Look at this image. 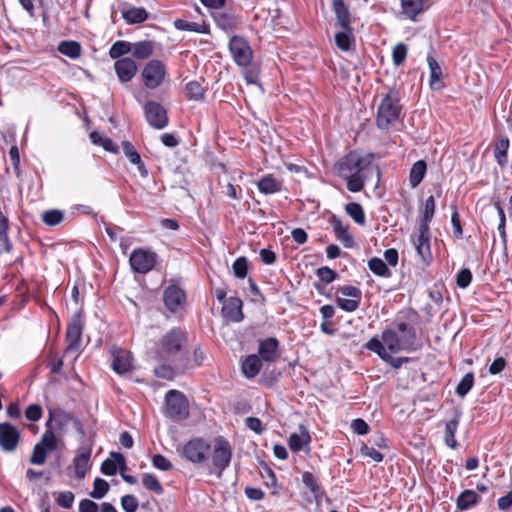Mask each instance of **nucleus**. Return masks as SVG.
<instances>
[{"label": "nucleus", "instance_id": "nucleus-19", "mask_svg": "<svg viewBox=\"0 0 512 512\" xmlns=\"http://www.w3.org/2000/svg\"><path fill=\"white\" fill-rule=\"evenodd\" d=\"M366 348L376 353L383 361L389 363L394 368H400L404 362H407V358H393L392 354L385 351V347L382 346L380 339L373 337L366 343Z\"/></svg>", "mask_w": 512, "mask_h": 512}, {"label": "nucleus", "instance_id": "nucleus-1", "mask_svg": "<svg viewBox=\"0 0 512 512\" xmlns=\"http://www.w3.org/2000/svg\"><path fill=\"white\" fill-rule=\"evenodd\" d=\"M371 161V155H362L357 151H352L338 160L335 165L336 173L346 180L350 192L357 193L364 188Z\"/></svg>", "mask_w": 512, "mask_h": 512}, {"label": "nucleus", "instance_id": "nucleus-15", "mask_svg": "<svg viewBox=\"0 0 512 512\" xmlns=\"http://www.w3.org/2000/svg\"><path fill=\"white\" fill-rule=\"evenodd\" d=\"M83 323L79 315H74L66 332V352H77L81 345Z\"/></svg>", "mask_w": 512, "mask_h": 512}, {"label": "nucleus", "instance_id": "nucleus-12", "mask_svg": "<svg viewBox=\"0 0 512 512\" xmlns=\"http://www.w3.org/2000/svg\"><path fill=\"white\" fill-rule=\"evenodd\" d=\"M229 50L239 66L246 67L252 60V51L245 39L239 36H233L229 41Z\"/></svg>", "mask_w": 512, "mask_h": 512}, {"label": "nucleus", "instance_id": "nucleus-10", "mask_svg": "<svg viewBox=\"0 0 512 512\" xmlns=\"http://www.w3.org/2000/svg\"><path fill=\"white\" fill-rule=\"evenodd\" d=\"M156 258L154 252L139 248L132 251L129 263L133 271L145 274L154 268Z\"/></svg>", "mask_w": 512, "mask_h": 512}, {"label": "nucleus", "instance_id": "nucleus-27", "mask_svg": "<svg viewBox=\"0 0 512 512\" xmlns=\"http://www.w3.org/2000/svg\"><path fill=\"white\" fill-rule=\"evenodd\" d=\"M262 368V359L256 355H248L242 362V372L247 378H254Z\"/></svg>", "mask_w": 512, "mask_h": 512}, {"label": "nucleus", "instance_id": "nucleus-2", "mask_svg": "<svg viewBox=\"0 0 512 512\" xmlns=\"http://www.w3.org/2000/svg\"><path fill=\"white\" fill-rule=\"evenodd\" d=\"M435 212V199L429 196L424 203L422 218L419 223L417 232L411 235V241L417 251V254L425 264L432 261V253L430 248V228L429 224Z\"/></svg>", "mask_w": 512, "mask_h": 512}, {"label": "nucleus", "instance_id": "nucleus-34", "mask_svg": "<svg viewBox=\"0 0 512 512\" xmlns=\"http://www.w3.org/2000/svg\"><path fill=\"white\" fill-rule=\"evenodd\" d=\"M132 46L133 49L131 53L137 59H147L152 55L154 50V44L149 40L132 43Z\"/></svg>", "mask_w": 512, "mask_h": 512}, {"label": "nucleus", "instance_id": "nucleus-31", "mask_svg": "<svg viewBox=\"0 0 512 512\" xmlns=\"http://www.w3.org/2000/svg\"><path fill=\"white\" fill-rule=\"evenodd\" d=\"M122 148H123V152H124L125 156L129 159V161L132 164L138 165V170H139L140 174L142 176H146L147 170L145 169V167L141 161V157H140L139 153L136 151V149L134 148V146L130 142L124 141L122 143Z\"/></svg>", "mask_w": 512, "mask_h": 512}, {"label": "nucleus", "instance_id": "nucleus-16", "mask_svg": "<svg viewBox=\"0 0 512 512\" xmlns=\"http://www.w3.org/2000/svg\"><path fill=\"white\" fill-rule=\"evenodd\" d=\"M19 439L20 433L15 426L9 423L0 424V447L3 451H14L18 446Z\"/></svg>", "mask_w": 512, "mask_h": 512}, {"label": "nucleus", "instance_id": "nucleus-55", "mask_svg": "<svg viewBox=\"0 0 512 512\" xmlns=\"http://www.w3.org/2000/svg\"><path fill=\"white\" fill-rule=\"evenodd\" d=\"M47 452L49 451L37 443L33 448L30 462L34 465H42L46 461Z\"/></svg>", "mask_w": 512, "mask_h": 512}, {"label": "nucleus", "instance_id": "nucleus-13", "mask_svg": "<svg viewBox=\"0 0 512 512\" xmlns=\"http://www.w3.org/2000/svg\"><path fill=\"white\" fill-rule=\"evenodd\" d=\"M163 301L169 311L177 313L181 311L186 304V294L180 286L170 284L163 292Z\"/></svg>", "mask_w": 512, "mask_h": 512}, {"label": "nucleus", "instance_id": "nucleus-21", "mask_svg": "<svg viewBox=\"0 0 512 512\" xmlns=\"http://www.w3.org/2000/svg\"><path fill=\"white\" fill-rule=\"evenodd\" d=\"M259 357L265 362H274L279 356V342L274 337H268L259 342Z\"/></svg>", "mask_w": 512, "mask_h": 512}, {"label": "nucleus", "instance_id": "nucleus-20", "mask_svg": "<svg viewBox=\"0 0 512 512\" xmlns=\"http://www.w3.org/2000/svg\"><path fill=\"white\" fill-rule=\"evenodd\" d=\"M73 418L69 413L62 410H49V417L46 421V428L52 429L56 434L61 435L65 426L68 425Z\"/></svg>", "mask_w": 512, "mask_h": 512}, {"label": "nucleus", "instance_id": "nucleus-52", "mask_svg": "<svg viewBox=\"0 0 512 512\" xmlns=\"http://www.w3.org/2000/svg\"><path fill=\"white\" fill-rule=\"evenodd\" d=\"M109 491V484L102 478H96L93 483V490L90 492V496L94 499L103 498Z\"/></svg>", "mask_w": 512, "mask_h": 512}, {"label": "nucleus", "instance_id": "nucleus-43", "mask_svg": "<svg viewBox=\"0 0 512 512\" xmlns=\"http://www.w3.org/2000/svg\"><path fill=\"white\" fill-rule=\"evenodd\" d=\"M91 142L95 145L102 146L106 151L116 153L117 146L115 143L108 137L93 131L90 133Z\"/></svg>", "mask_w": 512, "mask_h": 512}, {"label": "nucleus", "instance_id": "nucleus-23", "mask_svg": "<svg viewBox=\"0 0 512 512\" xmlns=\"http://www.w3.org/2000/svg\"><path fill=\"white\" fill-rule=\"evenodd\" d=\"M331 225L336 238L342 242L346 248H352L354 246V238L349 232V227L335 216L332 217Z\"/></svg>", "mask_w": 512, "mask_h": 512}, {"label": "nucleus", "instance_id": "nucleus-39", "mask_svg": "<svg viewBox=\"0 0 512 512\" xmlns=\"http://www.w3.org/2000/svg\"><path fill=\"white\" fill-rule=\"evenodd\" d=\"M57 49L71 59H77L81 55V45L76 41H61Z\"/></svg>", "mask_w": 512, "mask_h": 512}, {"label": "nucleus", "instance_id": "nucleus-61", "mask_svg": "<svg viewBox=\"0 0 512 512\" xmlns=\"http://www.w3.org/2000/svg\"><path fill=\"white\" fill-rule=\"evenodd\" d=\"M152 464L161 471H169L173 467L172 463L161 454H156L152 457Z\"/></svg>", "mask_w": 512, "mask_h": 512}, {"label": "nucleus", "instance_id": "nucleus-54", "mask_svg": "<svg viewBox=\"0 0 512 512\" xmlns=\"http://www.w3.org/2000/svg\"><path fill=\"white\" fill-rule=\"evenodd\" d=\"M407 51V46L403 43H398L394 46L392 51V59L396 66H400L404 63L407 57Z\"/></svg>", "mask_w": 512, "mask_h": 512}, {"label": "nucleus", "instance_id": "nucleus-22", "mask_svg": "<svg viewBox=\"0 0 512 512\" xmlns=\"http://www.w3.org/2000/svg\"><path fill=\"white\" fill-rule=\"evenodd\" d=\"M242 305L243 303L238 297L226 299L222 308L223 315L232 322L242 321L244 318Z\"/></svg>", "mask_w": 512, "mask_h": 512}, {"label": "nucleus", "instance_id": "nucleus-46", "mask_svg": "<svg viewBox=\"0 0 512 512\" xmlns=\"http://www.w3.org/2000/svg\"><path fill=\"white\" fill-rule=\"evenodd\" d=\"M459 421L457 418H454L448 421L445 425V443L447 446L451 448L457 447V442L455 440V433L458 428Z\"/></svg>", "mask_w": 512, "mask_h": 512}, {"label": "nucleus", "instance_id": "nucleus-14", "mask_svg": "<svg viewBox=\"0 0 512 512\" xmlns=\"http://www.w3.org/2000/svg\"><path fill=\"white\" fill-rule=\"evenodd\" d=\"M92 446L93 443L90 441L81 443L73 459L75 475L79 479H83L90 468L89 461L92 454Z\"/></svg>", "mask_w": 512, "mask_h": 512}, {"label": "nucleus", "instance_id": "nucleus-33", "mask_svg": "<svg viewBox=\"0 0 512 512\" xmlns=\"http://www.w3.org/2000/svg\"><path fill=\"white\" fill-rule=\"evenodd\" d=\"M335 44L342 51H349L354 44V35L352 28L342 29L335 34Z\"/></svg>", "mask_w": 512, "mask_h": 512}, {"label": "nucleus", "instance_id": "nucleus-62", "mask_svg": "<svg viewBox=\"0 0 512 512\" xmlns=\"http://www.w3.org/2000/svg\"><path fill=\"white\" fill-rule=\"evenodd\" d=\"M316 274L320 280L327 284L336 279V272L326 266L318 268Z\"/></svg>", "mask_w": 512, "mask_h": 512}, {"label": "nucleus", "instance_id": "nucleus-51", "mask_svg": "<svg viewBox=\"0 0 512 512\" xmlns=\"http://www.w3.org/2000/svg\"><path fill=\"white\" fill-rule=\"evenodd\" d=\"M474 384V375L471 372L466 373L456 387V393L460 397L468 394Z\"/></svg>", "mask_w": 512, "mask_h": 512}, {"label": "nucleus", "instance_id": "nucleus-47", "mask_svg": "<svg viewBox=\"0 0 512 512\" xmlns=\"http://www.w3.org/2000/svg\"><path fill=\"white\" fill-rule=\"evenodd\" d=\"M302 482L305 487L315 496L318 497L321 493V486L318 483L317 478L309 471H305L302 474Z\"/></svg>", "mask_w": 512, "mask_h": 512}, {"label": "nucleus", "instance_id": "nucleus-32", "mask_svg": "<svg viewBox=\"0 0 512 512\" xmlns=\"http://www.w3.org/2000/svg\"><path fill=\"white\" fill-rule=\"evenodd\" d=\"M215 22L222 30L231 32L236 28L238 19L232 13L220 12L215 15Z\"/></svg>", "mask_w": 512, "mask_h": 512}, {"label": "nucleus", "instance_id": "nucleus-57", "mask_svg": "<svg viewBox=\"0 0 512 512\" xmlns=\"http://www.w3.org/2000/svg\"><path fill=\"white\" fill-rule=\"evenodd\" d=\"M154 374L158 378L172 380L175 377V369L168 364H161L154 368Z\"/></svg>", "mask_w": 512, "mask_h": 512}, {"label": "nucleus", "instance_id": "nucleus-42", "mask_svg": "<svg viewBox=\"0 0 512 512\" xmlns=\"http://www.w3.org/2000/svg\"><path fill=\"white\" fill-rule=\"evenodd\" d=\"M368 267L377 276L389 278L392 275L386 263L378 257L371 258L368 262Z\"/></svg>", "mask_w": 512, "mask_h": 512}, {"label": "nucleus", "instance_id": "nucleus-28", "mask_svg": "<svg viewBox=\"0 0 512 512\" xmlns=\"http://www.w3.org/2000/svg\"><path fill=\"white\" fill-rule=\"evenodd\" d=\"M174 27L180 31H189L200 34L209 33V26L205 23L191 22L183 19H176L174 21Z\"/></svg>", "mask_w": 512, "mask_h": 512}, {"label": "nucleus", "instance_id": "nucleus-11", "mask_svg": "<svg viewBox=\"0 0 512 512\" xmlns=\"http://www.w3.org/2000/svg\"><path fill=\"white\" fill-rule=\"evenodd\" d=\"M143 109L145 118L151 127L161 130L167 126V111L160 103L148 101L145 103Z\"/></svg>", "mask_w": 512, "mask_h": 512}, {"label": "nucleus", "instance_id": "nucleus-45", "mask_svg": "<svg viewBox=\"0 0 512 512\" xmlns=\"http://www.w3.org/2000/svg\"><path fill=\"white\" fill-rule=\"evenodd\" d=\"M184 93L189 100L199 101L204 98V89L197 81L188 82Z\"/></svg>", "mask_w": 512, "mask_h": 512}, {"label": "nucleus", "instance_id": "nucleus-6", "mask_svg": "<svg viewBox=\"0 0 512 512\" xmlns=\"http://www.w3.org/2000/svg\"><path fill=\"white\" fill-rule=\"evenodd\" d=\"M232 454V447L225 438L218 436L214 439L211 460L218 478H221L223 472L229 467Z\"/></svg>", "mask_w": 512, "mask_h": 512}, {"label": "nucleus", "instance_id": "nucleus-40", "mask_svg": "<svg viewBox=\"0 0 512 512\" xmlns=\"http://www.w3.org/2000/svg\"><path fill=\"white\" fill-rule=\"evenodd\" d=\"M479 501V496L473 490L463 491L457 498V507L460 510H468Z\"/></svg>", "mask_w": 512, "mask_h": 512}, {"label": "nucleus", "instance_id": "nucleus-59", "mask_svg": "<svg viewBox=\"0 0 512 512\" xmlns=\"http://www.w3.org/2000/svg\"><path fill=\"white\" fill-rule=\"evenodd\" d=\"M138 505V500L134 495L127 494L121 498V506L125 512H136Z\"/></svg>", "mask_w": 512, "mask_h": 512}, {"label": "nucleus", "instance_id": "nucleus-50", "mask_svg": "<svg viewBox=\"0 0 512 512\" xmlns=\"http://www.w3.org/2000/svg\"><path fill=\"white\" fill-rule=\"evenodd\" d=\"M142 484L146 489L153 491L158 495H161L164 492V489L159 480L153 474H144L142 477Z\"/></svg>", "mask_w": 512, "mask_h": 512}, {"label": "nucleus", "instance_id": "nucleus-53", "mask_svg": "<svg viewBox=\"0 0 512 512\" xmlns=\"http://www.w3.org/2000/svg\"><path fill=\"white\" fill-rule=\"evenodd\" d=\"M63 218V212L57 209L48 210L42 214V220L48 226L58 225L59 223L62 222Z\"/></svg>", "mask_w": 512, "mask_h": 512}, {"label": "nucleus", "instance_id": "nucleus-44", "mask_svg": "<svg viewBox=\"0 0 512 512\" xmlns=\"http://www.w3.org/2000/svg\"><path fill=\"white\" fill-rule=\"evenodd\" d=\"M346 213L359 225L365 224V213L357 202H350L345 206Z\"/></svg>", "mask_w": 512, "mask_h": 512}, {"label": "nucleus", "instance_id": "nucleus-18", "mask_svg": "<svg viewBox=\"0 0 512 512\" xmlns=\"http://www.w3.org/2000/svg\"><path fill=\"white\" fill-rule=\"evenodd\" d=\"M114 70L121 83H128L137 74L138 66L132 58L124 57L115 61Z\"/></svg>", "mask_w": 512, "mask_h": 512}, {"label": "nucleus", "instance_id": "nucleus-24", "mask_svg": "<svg viewBox=\"0 0 512 512\" xmlns=\"http://www.w3.org/2000/svg\"><path fill=\"white\" fill-rule=\"evenodd\" d=\"M311 441L308 430L303 426H299V433H293L288 439L289 447L292 451H301Z\"/></svg>", "mask_w": 512, "mask_h": 512}, {"label": "nucleus", "instance_id": "nucleus-37", "mask_svg": "<svg viewBox=\"0 0 512 512\" xmlns=\"http://www.w3.org/2000/svg\"><path fill=\"white\" fill-rule=\"evenodd\" d=\"M8 218L0 210V248L2 252L9 253L12 250V243L8 237Z\"/></svg>", "mask_w": 512, "mask_h": 512}, {"label": "nucleus", "instance_id": "nucleus-7", "mask_svg": "<svg viewBox=\"0 0 512 512\" xmlns=\"http://www.w3.org/2000/svg\"><path fill=\"white\" fill-rule=\"evenodd\" d=\"M141 77L147 89H157L162 86L168 78L166 65L158 59L150 60L144 65Z\"/></svg>", "mask_w": 512, "mask_h": 512}, {"label": "nucleus", "instance_id": "nucleus-41", "mask_svg": "<svg viewBox=\"0 0 512 512\" xmlns=\"http://www.w3.org/2000/svg\"><path fill=\"white\" fill-rule=\"evenodd\" d=\"M133 49L132 43L128 41L119 40L116 41L109 50V56L116 61L124 58V55L131 53Z\"/></svg>", "mask_w": 512, "mask_h": 512}, {"label": "nucleus", "instance_id": "nucleus-8", "mask_svg": "<svg viewBox=\"0 0 512 512\" xmlns=\"http://www.w3.org/2000/svg\"><path fill=\"white\" fill-rule=\"evenodd\" d=\"M166 410L165 414L167 417L181 421L189 415V404L185 395L178 390H170L165 396Z\"/></svg>", "mask_w": 512, "mask_h": 512}, {"label": "nucleus", "instance_id": "nucleus-29", "mask_svg": "<svg viewBox=\"0 0 512 512\" xmlns=\"http://www.w3.org/2000/svg\"><path fill=\"white\" fill-rule=\"evenodd\" d=\"M122 17L129 24H140L146 21L148 13L142 7H131L122 12Z\"/></svg>", "mask_w": 512, "mask_h": 512}, {"label": "nucleus", "instance_id": "nucleus-60", "mask_svg": "<svg viewBox=\"0 0 512 512\" xmlns=\"http://www.w3.org/2000/svg\"><path fill=\"white\" fill-rule=\"evenodd\" d=\"M472 280V273L469 269H461L456 276V283L460 288H467Z\"/></svg>", "mask_w": 512, "mask_h": 512}, {"label": "nucleus", "instance_id": "nucleus-9", "mask_svg": "<svg viewBox=\"0 0 512 512\" xmlns=\"http://www.w3.org/2000/svg\"><path fill=\"white\" fill-rule=\"evenodd\" d=\"M211 446L202 438H193L182 447V456L191 463L199 464L208 459Z\"/></svg>", "mask_w": 512, "mask_h": 512}, {"label": "nucleus", "instance_id": "nucleus-48", "mask_svg": "<svg viewBox=\"0 0 512 512\" xmlns=\"http://www.w3.org/2000/svg\"><path fill=\"white\" fill-rule=\"evenodd\" d=\"M38 444L44 447L49 452L55 450L58 445L56 433L53 432L52 429L46 428Z\"/></svg>", "mask_w": 512, "mask_h": 512}, {"label": "nucleus", "instance_id": "nucleus-30", "mask_svg": "<svg viewBox=\"0 0 512 512\" xmlns=\"http://www.w3.org/2000/svg\"><path fill=\"white\" fill-rule=\"evenodd\" d=\"M509 144L507 137H501L494 144V157L501 167L507 164Z\"/></svg>", "mask_w": 512, "mask_h": 512}, {"label": "nucleus", "instance_id": "nucleus-56", "mask_svg": "<svg viewBox=\"0 0 512 512\" xmlns=\"http://www.w3.org/2000/svg\"><path fill=\"white\" fill-rule=\"evenodd\" d=\"M336 302L344 311L353 312L359 307L360 300L338 296Z\"/></svg>", "mask_w": 512, "mask_h": 512}, {"label": "nucleus", "instance_id": "nucleus-63", "mask_svg": "<svg viewBox=\"0 0 512 512\" xmlns=\"http://www.w3.org/2000/svg\"><path fill=\"white\" fill-rule=\"evenodd\" d=\"M101 472L106 476H113L117 473V468L114 462V458L111 456L104 460L101 464Z\"/></svg>", "mask_w": 512, "mask_h": 512}, {"label": "nucleus", "instance_id": "nucleus-26", "mask_svg": "<svg viewBox=\"0 0 512 512\" xmlns=\"http://www.w3.org/2000/svg\"><path fill=\"white\" fill-rule=\"evenodd\" d=\"M333 11L336 15L337 23L342 29L351 28L350 12L343 0H333Z\"/></svg>", "mask_w": 512, "mask_h": 512}, {"label": "nucleus", "instance_id": "nucleus-25", "mask_svg": "<svg viewBox=\"0 0 512 512\" xmlns=\"http://www.w3.org/2000/svg\"><path fill=\"white\" fill-rule=\"evenodd\" d=\"M427 64L430 71V88L433 90H439L443 87V81H442V69L437 62V60L431 56L428 55L427 57Z\"/></svg>", "mask_w": 512, "mask_h": 512}, {"label": "nucleus", "instance_id": "nucleus-36", "mask_svg": "<svg viewBox=\"0 0 512 512\" xmlns=\"http://www.w3.org/2000/svg\"><path fill=\"white\" fill-rule=\"evenodd\" d=\"M426 163L423 160L415 162L410 170L409 182L412 188L417 187L423 180L426 173Z\"/></svg>", "mask_w": 512, "mask_h": 512}, {"label": "nucleus", "instance_id": "nucleus-38", "mask_svg": "<svg viewBox=\"0 0 512 512\" xmlns=\"http://www.w3.org/2000/svg\"><path fill=\"white\" fill-rule=\"evenodd\" d=\"M258 189L263 194H273L281 190V183L273 176L267 175L257 183Z\"/></svg>", "mask_w": 512, "mask_h": 512}, {"label": "nucleus", "instance_id": "nucleus-4", "mask_svg": "<svg viewBox=\"0 0 512 512\" xmlns=\"http://www.w3.org/2000/svg\"><path fill=\"white\" fill-rule=\"evenodd\" d=\"M415 338V329L405 322H400L397 324V330H384L380 341L385 347V351L398 353L403 350H412Z\"/></svg>", "mask_w": 512, "mask_h": 512}, {"label": "nucleus", "instance_id": "nucleus-35", "mask_svg": "<svg viewBox=\"0 0 512 512\" xmlns=\"http://www.w3.org/2000/svg\"><path fill=\"white\" fill-rule=\"evenodd\" d=\"M401 5L403 14L411 20H415L416 16L425 9V5L420 0H401Z\"/></svg>", "mask_w": 512, "mask_h": 512}, {"label": "nucleus", "instance_id": "nucleus-3", "mask_svg": "<svg viewBox=\"0 0 512 512\" xmlns=\"http://www.w3.org/2000/svg\"><path fill=\"white\" fill-rule=\"evenodd\" d=\"M186 343L187 337L185 333L180 328H173L156 343L150 356L156 361H174L182 352Z\"/></svg>", "mask_w": 512, "mask_h": 512}, {"label": "nucleus", "instance_id": "nucleus-64", "mask_svg": "<svg viewBox=\"0 0 512 512\" xmlns=\"http://www.w3.org/2000/svg\"><path fill=\"white\" fill-rule=\"evenodd\" d=\"M25 416L31 421H38L42 417V409L37 404L29 405L25 411Z\"/></svg>", "mask_w": 512, "mask_h": 512}, {"label": "nucleus", "instance_id": "nucleus-5", "mask_svg": "<svg viewBox=\"0 0 512 512\" xmlns=\"http://www.w3.org/2000/svg\"><path fill=\"white\" fill-rule=\"evenodd\" d=\"M401 107L399 94L396 90H389L382 98L377 111L376 124L380 129H388L400 120Z\"/></svg>", "mask_w": 512, "mask_h": 512}, {"label": "nucleus", "instance_id": "nucleus-58", "mask_svg": "<svg viewBox=\"0 0 512 512\" xmlns=\"http://www.w3.org/2000/svg\"><path fill=\"white\" fill-rule=\"evenodd\" d=\"M233 272L234 275L238 278H244L247 275V268H248V262L245 257H239L237 258L233 265Z\"/></svg>", "mask_w": 512, "mask_h": 512}, {"label": "nucleus", "instance_id": "nucleus-17", "mask_svg": "<svg viewBox=\"0 0 512 512\" xmlns=\"http://www.w3.org/2000/svg\"><path fill=\"white\" fill-rule=\"evenodd\" d=\"M112 368L118 374H125L132 369V355L129 351L112 347L110 349Z\"/></svg>", "mask_w": 512, "mask_h": 512}, {"label": "nucleus", "instance_id": "nucleus-49", "mask_svg": "<svg viewBox=\"0 0 512 512\" xmlns=\"http://www.w3.org/2000/svg\"><path fill=\"white\" fill-rule=\"evenodd\" d=\"M55 502L62 508L70 509L73 506L75 495L71 491H61L53 493Z\"/></svg>", "mask_w": 512, "mask_h": 512}]
</instances>
